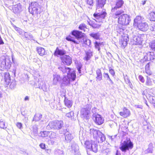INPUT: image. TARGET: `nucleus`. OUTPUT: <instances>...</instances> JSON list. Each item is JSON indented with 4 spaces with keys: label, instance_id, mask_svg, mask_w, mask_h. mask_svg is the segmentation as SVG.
<instances>
[{
    "label": "nucleus",
    "instance_id": "f257e3e1",
    "mask_svg": "<svg viewBox=\"0 0 155 155\" xmlns=\"http://www.w3.org/2000/svg\"><path fill=\"white\" fill-rule=\"evenodd\" d=\"M72 36L70 35L67 37L66 39L74 45L78 44L80 42V40L84 37V33L78 30H74L71 33Z\"/></svg>",
    "mask_w": 155,
    "mask_h": 155
},
{
    "label": "nucleus",
    "instance_id": "f03ea898",
    "mask_svg": "<svg viewBox=\"0 0 155 155\" xmlns=\"http://www.w3.org/2000/svg\"><path fill=\"white\" fill-rule=\"evenodd\" d=\"M124 2L123 0H116L115 2V6L111 9V12H114L113 16L115 18H117L121 14L124 13V11L122 9H120L123 5Z\"/></svg>",
    "mask_w": 155,
    "mask_h": 155
},
{
    "label": "nucleus",
    "instance_id": "7ed1b4c3",
    "mask_svg": "<svg viewBox=\"0 0 155 155\" xmlns=\"http://www.w3.org/2000/svg\"><path fill=\"white\" fill-rule=\"evenodd\" d=\"M64 123L62 120H55L50 121L46 127L47 130L51 129L58 130L62 128H65L63 127Z\"/></svg>",
    "mask_w": 155,
    "mask_h": 155
},
{
    "label": "nucleus",
    "instance_id": "20e7f679",
    "mask_svg": "<svg viewBox=\"0 0 155 155\" xmlns=\"http://www.w3.org/2000/svg\"><path fill=\"white\" fill-rule=\"evenodd\" d=\"M59 70L63 74L68 75L71 77L73 80L74 79L75 76V71L69 67H66L64 65H59L58 67Z\"/></svg>",
    "mask_w": 155,
    "mask_h": 155
},
{
    "label": "nucleus",
    "instance_id": "39448f33",
    "mask_svg": "<svg viewBox=\"0 0 155 155\" xmlns=\"http://www.w3.org/2000/svg\"><path fill=\"white\" fill-rule=\"evenodd\" d=\"M133 147V143L129 138H127L125 140L121 142L119 149L122 152L125 153L129 150L132 149Z\"/></svg>",
    "mask_w": 155,
    "mask_h": 155
},
{
    "label": "nucleus",
    "instance_id": "423d86ee",
    "mask_svg": "<svg viewBox=\"0 0 155 155\" xmlns=\"http://www.w3.org/2000/svg\"><path fill=\"white\" fill-rule=\"evenodd\" d=\"M107 15L106 10L103 8H96V12L93 15L94 17L96 19V21L98 22H102Z\"/></svg>",
    "mask_w": 155,
    "mask_h": 155
},
{
    "label": "nucleus",
    "instance_id": "0eeeda50",
    "mask_svg": "<svg viewBox=\"0 0 155 155\" xmlns=\"http://www.w3.org/2000/svg\"><path fill=\"white\" fill-rule=\"evenodd\" d=\"M90 133L91 135H93L94 138L98 140L99 143H102L105 140L106 138L104 135L98 130L91 129Z\"/></svg>",
    "mask_w": 155,
    "mask_h": 155
},
{
    "label": "nucleus",
    "instance_id": "6e6552de",
    "mask_svg": "<svg viewBox=\"0 0 155 155\" xmlns=\"http://www.w3.org/2000/svg\"><path fill=\"white\" fill-rule=\"evenodd\" d=\"M29 11L33 15L40 14L41 12L40 6L37 2H32L31 6L29 8Z\"/></svg>",
    "mask_w": 155,
    "mask_h": 155
},
{
    "label": "nucleus",
    "instance_id": "1a4fd4ad",
    "mask_svg": "<svg viewBox=\"0 0 155 155\" xmlns=\"http://www.w3.org/2000/svg\"><path fill=\"white\" fill-rule=\"evenodd\" d=\"M130 41L133 45H141L143 41V36L139 34H134L130 38Z\"/></svg>",
    "mask_w": 155,
    "mask_h": 155
},
{
    "label": "nucleus",
    "instance_id": "9d476101",
    "mask_svg": "<svg viewBox=\"0 0 155 155\" xmlns=\"http://www.w3.org/2000/svg\"><path fill=\"white\" fill-rule=\"evenodd\" d=\"M86 148L94 153H96L98 151V145L96 142L94 141L87 140L85 142Z\"/></svg>",
    "mask_w": 155,
    "mask_h": 155
},
{
    "label": "nucleus",
    "instance_id": "9b49d317",
    "mask_svg": "<svg viewBox=\"0 0 155 155\" xmlns=\"http://www.w3.org/2000/svg\"><path fill=\"white\" fill-rule=\"evenodd\" d=\"M118 17V23L122 25H127L131 20L130 16L127 14L123 13Z\"/></svg>",
    "mask_w": 155,
    "mask_h": 155
},
{
    "label": "nucleus",
    "instance_id": "f8f14e48",
    "mask_svg": "<svg viewBox=\"0 0 155 155\" xmlns=\"http://www.w3.org/2000/svg\"><path fill=\"white\" fill-rule=\"evenodd\" d=\"M92 107L91 105L88 104L81 108V113L82 117L86 120H87L89 118V114Z\"/></svg>",
    "mask_w": 155,
    "mask_h": 155
},
{
    "label": "nucleus",
    "instance_id": "ddd939ff",
    "mask_svg": "<svg viewBox=\"0 0 155 155\" xmlns=\"http://www.w3.org/2000/svg\"><path fill=\"white\" fill-rule=\"evenodd\" d=\"M12 62L10 58H5L1 63V67L3 69H6L8 70L10 69L11 66Z\"/></svg>",
    "mask_w": 155,
    "mask_h": 155
},
{
    "label": "nucleus",
    "instance_id": "4468645a",
    "mask_svg": "<svg viewBox=\"0 0 155 155\" xmlns=\"http://www.w3.org/2000/svg\"><path fill=\"white\" fill-rule=\"evenodd\" d=\"M60 132L61 134H64L65 139L67 142H70L73 138V136L68 131L66 127H65V128H62Z\"/></svg>",
    "mask_w": 155,
    "mask_h": 155
},
{
    "label": "nucleus",
    "instance_id": "2eb2a0df",
    "mask_svg": "<svg viewBox=\"0 0 155 155\" xmlns=\"http://www.w3.org/2000/svg\"><path fill=\"white\" fill-rule=\"evenodd\" d=\"M61 62L64 65L68 66L70 65L72 63L71 58L68 55H64L60 57Z\"/></svg>",
    "mask_w": 155,
    "mask_h": 155
},
{
    "label": "nucleus",
    "instance_id": "dca6fc26",
    "mask_svg": "<svg viewBox=\"0 0 155 155\" xmlns=\"http://www.w3.org/2000/svg\"><path fill=\"white\" fill-rule=\"evenodd\" d=\"M93 119L95 123L98 125H100L103 123L104 119L101 116L98 114H97L93 115Z\"/></svg>",
    "mask_w": 155,
    "mask_h": 155
},
{
    "label": "nucleus",
    "instance_id": "f3484780",
    "mask_svg": "<svg viewBox=\"0 0 155 155\" xmlns=\"http://www.w3.org/2000/svg\"><path fill=\"white\" fill-rule=\"evenodd\" d=\"M34 85L35 88L42 89L44 91H46L47 87H46L45 82L44 81H42L41 80H38L35 83Z\"/></svg>",
    "mask_w": 155,
    "mask_h": 155
},
{
    "label": "nucleus",
    "instance_id": "a211bd4d",
    "mask_svg": "<svg viewBox=\"0 0 155 155\" xmlns=\"http://www.w3.org/2000/svg\"><path fill=\"white\" fill-rule=\"evenodd\" d=\"M70 147L71 148V151L72 153H75V155H79V146L74 141L71 142Z\"/></svg>",
    "mask_w": 155,
    "mask_h": 155
},
{
    "label": "nucleus",
    "instance_id": "6ab92c4d",
    "mask_svg": "<svg viewBox=\"0 0 155 155\" xmlns=\"http://www.w3.org/2000/svg\"><path fill=\"white\" fill-rule=\"evenodd\" d=\"M13 12L16 15H18L21 12L23 9L22 5L20 3L17 4L12 6Z\"/></svg>",
    "mask_w": 155,
    "mask_h": 155
},
{
    "label": "nucleus",
    "instance_id": "aec40b11",
    "mask_svg": "<svg viewBox=\"0 0 155 155\" xmlns=\"http://www.w3.org/2000/svg\"><path fill=\"white\" fill-rule=\"evenodd\" d=\"M76 78V75L74 79L73 80L71 76L69 77L68 75H65L62 79V84H64L65 85H68L70 84L71 81H74Z\"/></svg>",
    "mask_w": 155,
    "mask_h": 155
},
{
    "label": "nucleus",
    "instance_id": "412c9836",
    "mask_svg": "<svg viewBox=\"0 0 155 155\" xmlns=\"http://www.w3.org/2000/svg\"><path fill=\"white\" fill-rule=\"evenodd\" d=\"M66 53V51L63 49H59L58 47L56 48L54 54L57 57L64 56Z\"/></svg>",
    "mask_w": 155,
    "mask_h": 155
},
{
    "label": "nucleus",
    "instance_id": "4be33fe9",
    "mask_svg": "<svg viewBox=\"0 0 155 155\" xmlns=\"http://www.w3.org/2000/svg\"><path fill=\"white\" fill-rule=\"evenodd\" d=\"M137 27L140 30L143 31H147L149 28L148 25L147 23L146 22H142L139 24Z\"/></svg>",
    "mask_w": 155,
    "mask_h": 155
},
{
    "label": "nucleus",
    "instance_id": "5701e85b",
    "mask_svg": "<svg viewBox=\"0 0 155 155\" xmlns=\"http://www.w3.org/2000/svg\"><path fill=\"white\" fill-rule=\"evenodd\" d=\"M96 8H103L106 3V0H96Z\"/></svg>",
    "mask_w": 155,
    "mask_h": 155
},
{
    "label": "nucleus",
    "instance_id": "b1692460",
    "mask_svg": "<svg viewBox=\"0 0 155 155\" xmlns=\"http://www.w3.org/2000/svg\"><path fill=\"white\" fill-rule=\"evenodd\" d=\"M143 18L140 16H137L134 19V25L137 26L139 24L142 23Z\"/></svg>",
    "mask_w": 155,
    "mask_h": 155
},
{
    "label": "nucleus",
    "instance_id": "393cba45",
    "mask_svg": "<svg viewBox=\"0 0 155 155\" xmlns=\"http://www.w3.org/2000/svg\"><path fill=\"white\" fill-rule=\"evenodd\" d=\"M123 111L119 113V114L124 117H127L130 116V110L126 107H124L123 109Z\"/></svg>",
    "mask_w": 155,
    "mask_h": 155
},
{
    "label": "nucleus",
    "instance_id": "a878e982",
    "mask_svg": "<svg viewBox=\"0 0 155 155\" xmlns=\"http://www.w3.org/2000/svg\"><path fill=\"white\" fill-rule=\"evenodd\" d=\"M94 44L95 49H97L99 52L100 51V47H103L104 45L103 42H98L96 41L94 42Z\"/></svg>",
    "mask_w": 155,
    "mask_h": 155
},
{
    "label": "nucleus",
    "instance_id": "bb28decb",
    "mask_svg": "<svg viewBox=\"0 0 155 155\" xmlns=\"http://www.w3.org/2000/svg\"><path fill=\"white\" fill-rule=\"evenodd\" d=\"M151 61V58L150 53V52L146 53L143 58V59H141L140 62L143 63L145 61Z\"/></svg>",
    "mask_w": 155,
    "mask_h": 155
},
{
    "label": "nucleus",
    "instance_id": "cd10ccee",
    "mask_svg": "<svg viewBox=\"0 0 155 155\" xmlns=\"http://www.w3.org/2000/svg\"><path fill=\"white\" fill-rule=\"evenodd\" d=\"M93 56V52L91 50H89L86 52V56L84 58V59L86 61L89 60Z\"/></svg>",
    "mask_w": 155,
    "mask_h": 155
},
{
    "label": "nucleus",
    "instance_id": "c85d7f7f",
    "mask_svg": "<svg viewBox=\"0 0 155 155\" xmlns=\"http://www.w3.org/2000/svg\"><path fill=\"white\" fill-rule=\"evenodd\" d=\"M64 103L65 105L68 108H71L73 104L72 101L68 100L66 97H64Z\"/></svg>",
    "mask_w": 155,
    "mask_h": 155
},
{
    "label": "nucleus",
    "instance_id": "c756f323",
    "mask_svg": "<svg viewBox=\"0 0 155 155\" xmlns=\"http://www.w3.org/2000/svg\"><path fill=\"white\" fill-rule=\"evenodd\" d=\"M89 35L93 38L99 40L100 39L101 34L99 32L95 33L94 32H92L89 34Z\"/></svg>",
    "mask_w": 155,
    "mask_h": 155
},
{
    "label": "nucleus",
    "instance_id": "7c9ffc66",
    "mask_svg": "<svg viewBox=\"0 0 155 155\" xmlns=\"http://www.w3.org/2000/svg\"><path fill=\"white\" fill-rule=\"evenodd\" d=\"M61 81V78L60 75L55 74L53 75V83L54 85H56L58 82H60Z\"/></svg>",
    "mask_w": 155,
    "mask_h": 155
},
{
    "label": "nucleus",
    "instance_id": "2f4dec72",
    "mask_svg": "<svg viewBox=\"0 0 155 155\" xmlns=\"http://www.w3.org/2000/svg\"><path fill=\"white\" fill-rule=\"evenodd\" d=\"M124 25H122L121 24L118 25L116 28V30L117 32L120 34L123 33L125 29V27L124 26Z\"/></svg>",
    "mask_w": 155,
    "mask_h": 155
},
{
    "label": "nucleus",
    "instance_id": "473e14b6",
    "mask_svg": "<svg viewBox=\"0 0 155 155\" xmlns=\"http://www.w3.org/2000/svg\"><path fill=\"white\" fill-rule=\"evenodd\" d=\"M97 81H100L102 79V74L100 69H98L96 71Z\"/></svg>",
    "mask_w": 155,
    "mask_h": 155
},
{
    "label": "nucleus",
    "instance_id": "72a5a7b5",
    "mask_svg": "<svg viewBox=\"0 0 155 155\" xmlns=\"http://www.w3.org/2000/svg\"><path fill=\"white\" fill-rule=\"evenodd\" d=\"M24 35L25 38H26L27 40L35 41L31 33L25 32Z\"/></svg>",
    "mask_w": 155,
    "mask_h": 155
},
{
    "label": "nucleus",
    "instance_id": "f704fd0d",
    "mask_svg": "<svg viewBox=\"0 0 155 155\" xmlns=\"http://www.w3.org/2000/svg\"><path fill=\"white\" fill-rule=\"evenodd\" d=\"M4 78L5 81L7 84H9L10 83L11 79L10 75L8 72H5L4 74Z\"/></svg>",
    "mask_w": 155,
    "mask_h": 155
},
{
    "label": "nucleus",
    "instance_id": "c9c22d12",
    "mask_svg": "<svg viewBox=\"0 0 155 155\" xmlns=\"http://www.w3.org/2000/svg\"><path fill=\"white\" fill-rule=\"evenodd\" d=\"M42 115L40 113H38L35 114L33 117L32 121H39L40 119L42 118Z\"/></svg>",
    "mask_w": 155,
    "mask_h": 155
},
{
    "label": "nucleus",
    "instance_id": "e433bc0d",
    "mask_svg": "<svg viewBox=\"0 0 155 155\" xmlns=\"http://www.w3.org/2000/svg\"><path fill=\"white\" fill-rule=\"evenodd\" d=\"M37 51L38 53L40 56H42L45 54V49L42 48L38 47L37 48Z\"/></svg>",
    "mask_w": 155,
    "mask_h": 155
},
{
    "label": "nucleus",
    "instance_id": "4c0bfd02",
    "mask_svg": "<svg viewBox=\"0 0 155 155\" xmlns=\"http://www.w3.org/2000/svg\"><path fill=\"white\" fill-rule=\"evenodd\" d=\"M146 96L150 103L155 104V96H151L149 94Z\"/></svg>",
    "mask_w": 155,
    "mask_h": 155
},
{
    "label": "nucleus",
    "instance_id": "58836bf2",
    "mask_svg": "<svg viewBox=\"0 0 155 155\" xmlns=\"http://www.w3.org/2000/svg\"><path fill=\"white\" fill-rule=\"evenodd\" d=\"M129 40L128 36H125L123 39H121V42L123 46H125L127 45V41Z\"/></svg>",
    "mask_w": 155,
    "mask_h": 155
},
{
    "label": "nucleus",
    "instance_id": "ea45409f",
    "mask_svg": "<svg viewBox=\"0 0 155 155\" xmlns=\"http://www.w3.org/2000/svg\"><path fill=\"white\" fill-rule=\"evenodd\" d=\"M149 19L150 21H155V12H150L148 15Z\"/></svg>",
    "mask_w": 155,
    "mask_h": 155
},
{
    "label": "nucleus",
    "instance_id": "a19ab883",
    "mask_svg": "<svg viewBox=\"0 0 155 155\" xmlns=\"http://www.w3.org/2000/svg\"><path fill=\"white\" fill-rule=\"evenodd\" d=\"M153 151V147L152 143H150L149 145L148 148L145 150L146 153H152Z\"/></svg>",
    "mask_w": 155,
    "mask_h": 155
},
{
    "label": "nucleus",
    "instance_id": "79ce46f5",
    "mask_svg": "<svg viewBox=\"0 0 155 155\" xmlns=\"http://www.w3.org/2000/svg\"><path fill=\"white\" fill-rule=\"evenodd\" d=\"M50 132L48 131H41L40 133V136L43 137H46L50 135Z\"/></svg>",
    "mask_w": 155,
    "mask_h": 155
},
{
    "label": "nucleus",
    "instance_id": "37998d69",
    "mask_svg": "<svg viewBox=\"0 0 155 155\" xmlns=\"http://www.w3.org/2000/svg\"><path fill=\"white\" fill-rule=\"evenodd\" d=\"M103 76L105 78L106 80H108L110 83V84L112 85L114 84L113 81L110 78L109 76L108 73H104L103 74Z\"/></svg>",
    "mask_w": 155,
    "mask_h": 155
},
{
    "label": "nucleus",
    "instance_id": "c03bdc74",
    "mask_svg": "<svg viewBox=\"0 0 155 155\" xmlns=\"http://www.w3.org/2000/svg\"><path fill=\"white\" fill-rule=\"evenodd\" d=\"M7 125L5 124V122L2 119L0 120V128L3 129L7 128Z\"/></svg>",
    "mask_w": 155,
    "mask_h": 155
},
{
    "label": "nucleus",
    "instance_id": "a18cd8bd",
    "mask_svg": "<svg viewBox=\"0 0 155 155\" xmlns=\"http://www.w3.org/2000/svg\"><path fill=\"white\" fill-rule=\"evenodd\" d=\"M117 136V135L116 134L114 136H112L108 135L107 137L109 139V140H110L111 143H114V142H115Z\"/></svg>",
    "mask_w": 155,
    "mask_h": 155
},
{
    "label": "nucleus",
    "instance_id": "49530a36",
    "mask_svg": "<svg viewBox=\"0 0 155 155\" xmlns=\"http://www.w3.org/2000/svg\"><path fill=\"white\" fill-rule=\"evenodd\" d=\"M55 155H63L64 153L62 150L58 149H56L54 151Z\"/></svg>",
    "mask_w": 155,
    "mask_h": 155
},
{
    "label": "nucleus",
    "instance_id": "de8ad7c7",
    "mask_svg": "<svg viewBox=\"0 0 155 155\" xmlns=\"http://www.w3.org/2000/svg\"><path fill=\"white\" fill-rule=\"evenodd\" d=\"M143 128L144 130L148 132L151 131V126L149 124L144 125Z\"/></svg>",
    "mask_w": 155,
    "mask_h": 155
},
{
    "label": "nucleus",
    "instance_id": "09e8293b",
    "mask_svg": "<svg viewBox=\"0 0 155 155\" xmlns=\"http://www.w3.org/2000/svg\"><path fill=\"white\" fill-rule=\"evenodd\" d=\"M79 28L80 30H83L84 31H85V29H87L86 25L84 23L81 24L79 25Z\"/></svg>",
    "mask_w": 155,
    "mask_h": 155
},
{
    "label": "nucleus",
    "instance_id": "8fccbe9b",
    "mask_svg": "<svg viewBox=\"0 0 155 155\" xmlns=\"http://www.w3.org/2000/svg\"><path fill=\"white\" fill-rule=\"evenodd\" d=\"M74 115V113L73 111H71L66 114V117L71 118V119H73V116Z\"/></svg>",
    "mask_w": 155,
    "mask_h": 155
},
{
    "label": "nucleus",
    "instance_id": "3c124183",
    "mask_svg": "<svg viewBox=\"0 0 155 155\" xmlns=\"http://www.w3.org/2000/svg\"><path fill=\"white\" fill-rule=\"evenodd\" d=\"M16 81H13L11 83L10 87L11 89H14L16 87Z\"/></svg>",
    "mask_w": 155,
    "mask_h": 155
},
{
    "label": "nucleus",
    "instance_id": "603ef678",
    "mask_svg": "<svg viewBox=\"0 0 155 155\" xmlns=\"http://www.w3.org/2000/svg\"><path fill=\"white\" fill-rule=\"evenodd\" d=\"M152 83L150 78L149 77H147V80L146 82V85L148 86H150L151 85Z\"/></svg>",
    "mask_w": 155,
    "mask_h": 155
},
{
    "label": "nucleus",
    "instance_id": "864d4df0",
    "mask_svg": "<svg viewBox=\"0 0 155 155\" xmlns=\"http://www.w3.org/2000/svg\"><path fill=\"white\" fill-rule=\"evenodd\" d=\"M151 48L153 50L155 51V40L153 41L150 45Z\"/></svg>",
    "mask_w": 155,
    "mask_h": 155
},
{
    "label": "nucleus",
    "instance_id": "5fc2aeb1",
    "mask_svg": "<svg viewBox=\"0 0 155 155\" xmlns=\"http://www.w3.org/2000/svg\"><path fill=\"white\" fill-rule=\"evenodd\" d=\"M101 24L100 23H94L92 26V27L94 28H99L101 26Z\"/></svg>",
    "mask_w": 155,
    "mask_h": 155
},
{
    "label": "nucleus",
    "instance_id": "6e6d98bb",
    "mask_svg": "<svg viewBox=\"0 0 155 155\" xmlns=\"http://www.w3.org/2000/svg\"><path fill=\"white\" fill-rule=\"evenodd\" d=\"M91 43V41L89 39H86L84 41V44H85V45L88 46L89 47L90 46V45Z\"/></svg>",
    "mask_w": 155,
    "mask_h": 155
},
{
    "label": "nucleus",
    "instance_id": "4d7b16f0",
    "mask_svg": "<svg viewBox=\"0 0 155 155\" xmlns=\"http://www.w3.org/2000/svg\"><path fill=\"white\" fill-rule=\"evenodd\" d=\"M109 73L112 75L113 77H114L115 74L114 70L111 68V67H109Z\"/></svg>",
    "mask_w": 155,
    "mask_h": 155
},
{
    "label": "nucleus",
    "instance_id": "13d9d810",
    "mask_svg": "<svg viewBox=\"0 0 155 155\" xmlns=\"http://www.w3.org/2000/svg\"><path fill=\"white\" fill-rule=\"evenodd\" d=\"M149 28L151 31H155V23L151 24Z\"/></svg>",
    "mask_w": 155,
    "mask_h": 155
},
{
    "label": "nucleus",
    "instance_id": "bf43d9fd",
    "mask_svg": "<svg viewBox=\"0 0 155 155\" xmlns=\"http://www.w3.org/2000/svg\"><path fill=\"white\" fill-rule=\"evenodd\" d=\"M82 65L81 64H78L77 65V68L79 73H81V69L82 68Z\"/></svg>",
    "mask_w": 155,
    "mask_h": 155
},
{
    "label": "nucleus",
    "instance_id": "052dcab7",
    "mask_svg": "<svg viewBox=\"0 0 155 155\" xmlns=\"http://www.w3.org/2000/svg\"><path fill=\"white\" fill-rule=\"evenodd\" d=\"M124 79L125 82L127 84H130V81L128 76L127 75H126V76L124 77Z\"/></svg>",
    "mask_w": 155,
    "mask_h": 155
},
{
    "label": "nucleus",
    "instance_id": "680f3d73",
    "mask_svg": "<svg viewBox=\"0 0 155 155\" xmlns=\"http://www.w3.org/2000/svg\"><path fill=\"white\" fill-rule=\"evenodd\" d=\"M151 61L155 59V52H150Z\"/></svg>",
    "mask_w": 155,
    "mask_h": 155
},
{
    "label": "nucleus",
    "instance_id": "e2e57ef3",
    "mask_svg": "<svg viewBox=\"0 0 155 155\" xmlns=\"http://www.w3.org/2000/svg\"><path fill=\"white\" fill-rule=\"evenodd\" d=\"M56 136V133L53 132H51V135L50 136V137L51 138H55Z\"/></svg>",
    "mask_w": 155,
    "mask_h": 155
},
{
    "label": "nucleus",
    "instance_id": "0e129e2a",
    "mask_svg": "<svg viewBox=\"0 0 155 155\" xmlns=\"http://www.w3.org/2000/svg\"><path fill=\"white\" fill-rule=\"evenodd\" d=\"M87 4L90 6H93V0H86Z\"/></svg>",
    "mask_w": 155,
    "mask_h": 155
},
{
    "label": "nucleus",
    "instance_id": "69168bd1",
    "mask_svg": "<svg viewBox=\"0 0 155 155\" xmlns=\"http://www.w3.org/2000/svg\"><path fill=\"white\" fill-rule=\"evenodd\" d=\"M16 125L17 127L20 129L23 128L22 124L20 122H18L16 124Z\"/></svg>",
    "mask_w": 155,
    "mask_h": 155
},
{
    "label": "nucleus",
    "instance_id": "338daca9",
    "mask_svg": "<svg viewBox=\"0 0 155 155\" xmlns=\"http://www.w3.org/2000/svg\"><path fill=\"white\" fill-rule=\"evenodd\" d=\"M38 128L36 127L33 128V132L34 133V135L35 136H37L38 135Z\"/></svg>",
    "mask_w": 155,
    "mask_h": 155
},
{
    "label": "nucleus",
    "instance_id": "774afa93",
    "mask_svg": "<svg viewBox=\"0 0 155 155\" xmlns=\"http://www.w3.org/2000/svg\"><path fill=\"white\" fill-rule=\"evenodd\" d=\"M140 81H141L142 83H144V79L143 77L141 75H140L138 77Z\"/></svg>",
    "mask_w": 155,
    "mask_h": 155
}]
</instances>
